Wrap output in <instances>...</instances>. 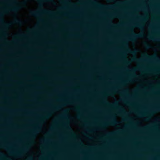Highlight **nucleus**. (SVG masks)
<instances>
[{"label":"nucleus","instance_id":"obj_27","mask_svg":"<svg viewBox=\"0 0 160 160\" xmlns=\"http://www.w3.org/2000/svg\"><path fill=\"white\" fill-rule=\"evenodd\" d=\"M116 89H117V88H115L114 89H113V91H115Z\"/></svg>","mask_w":160,"mask_h":160},{"label":"nucleus","instance_id":"obj_11","mask_svg":"<svg viewBox=\"0 0 160 160\" xmlns=\"http://www.w3.org/2000/svg\"><path fill=\"white\" fill-rule=\"evenodd\" d=\"M134 25L135 27H138L140 29H142L143 28L142 25L141 24L139 23H135L134 24Z\"/></svg>","mask_w":160,"mask_h":160},{"label":"nucleus","instance_id":"obj_3","mask_svg":"<svg viewBox=\"0 0 160 160\" xmlns=\"http://www.w3.org/2000/svg\"><path fill=\"white\" fill-rule=\"evenodd\" d=\"M144 58L149 60H158V58L156 54H154L152 56H149L146 53L143 55Z\"/></svg>","mask_w":160,"mask_h":160},{"label":"nucleus","instance_id":"obj_32","mask_svg":"<svg viewBox=\"0 0 160 160\" xmlns=\"http://www.w3.org/2000/svg\"><path fill=\"white\" fill-rule=\"evenodd\" d=\"M75 110L78 111V110L77 108H75Z\"/></svg>","mask_w":160,"mask_h":160},{"label":"nucleus","instance_id":"obj_22","mask_svg":"<svg viewBox=\"0 0 160 160\" xmlns=\"http://www.w3.org/2000/svg\"><path fill=\"white\" fill-rule=\"evenodd\" d=\"M113 15L118 17H120V15L117 14H113Z\"/></svg>","mask_w":160,"mask_h":160},{"label":"nucleus","instance_id":"obj_9","mask_svg":"<svg viewBox=\"0 0 160 160\" xmlns=\"http://www.w3.org/2000/svg\"><path fill=\"white\" fill-rule=\"evenodd\" d=\"M30 14L32 16H38L39 15L38 12L37 11H31L30 12Z\"/></svg>","mask_w":160,"mask_h":160},{"label":"nucleus","instance_id":"obj_23","mask_svg":"<svg viewBox=\"0 0 160 160\" xmlns=\"http://www.w3.org/2000/svg\"><path fill=\"white\" fill-rule=\"evenodd\" d=\"M132 76L134 78H136L137 77V76L134 74L133 75H132Z\"/></svg>","mask_w":160,"mask_h":160},{"label":"nucleus","instance_id":"obj_18","mask_svg":"<svg viewBox=\"0 0 160 160\" xmlns=\"http://www.w3.org/2000/svg\"><path fill=\"white\" fill-rule=\"evenodd\" d=\"M0 146L4 148L8 149L7 147L4 144H1L0 145Z\"/></svg>","mask_w":160,"mask_h":160},{"label":"nucleus","instance_id":"obj_14","mask_svg":"<svg viewBox=\"0 0 160 160\" xmlns=\"http://www.w3.org/2000/svg\"><path fill=\"white\" fill-rule=\"evenodd\" d=\"M13 22L14 23L18 24H20L21 23V21L20 20H19L18 19H15L14 20Z\"/></svg>","mask_w":160,"mask_h":160},{"label":"nucleus","instance_id":"obj_39","mask_svg":"<svg viewBox=\"0 0 160 160\" xmlns=\"http://www.w3.org/2000/svg\"><path fill=\"white\" fill-rule=\"evenodd\" d=\"M122 3V2H120V4Z\"/></svg>","mask_w":160,"mask_h":160},{"label":"nucleus","instance_id":"obj_26","mask_svg":"<svg viewBox=\"0 0 160 160\" xmlns=\"http://www.w3.org/2000/svg\"><path fill=\"white\" fill-rule=\"evenodd\" d=\"M78 118H80V117L79 115H78L77 117Z\"/></svg>","mask_w":160,"mask_h":160},{"label":"nucleus","instance_id":"obj_12","mask_svg":"<svg viewBox=\"0 0 160 160\" xmlns=\"http://www.w3.org/2000/svg\"><path fill=\"white\" fill-rule=\"evenodd\" d=\"M148 39L152 41H155V40H160L159 38H154L152 36H149L148 37Z\"/></svg>","mask_w":160,"mask_h":160},{"label":"nucleus","instance_id":"obj_21","mask_svg":"<svg viewBox=\"0 0 160 160\" xmlns=\"http://www.w3.org/2000/svg\"><path fill=\"white\" fill-rule=\"evenodd\" d=\"M120 109L121 111L122 112H124V113L125 112L124 109L123 108H122V107H121Z\"/></svg>","mask_w":160,"mask_h":160},{"label":"nucleus","instance_id":"obj_41","mask_svg":"<svg viewBox=\"0 0 160 160\" xmlns=\"http://www.w3.org/2000/svg\"><path fill=\"white\" fill-rule=\"evenodd\" d=\"M149 116H148V117H147V118H149Z\"/></svg>","mask_w":160,"mask_h":160},{"label":"nucleus","instance_id":"obj_35","mask_svg":"<svg viewBox=\"0 0 160 160\" xmlns=\"http://www.w3.org/2000/svg\"><path fill=\"white\" fill-rule=\"evenodd\" d=\"M23 3L24 4H25L26 3V2H23Z\"/></svg>","mask_w":160,"mask_h":160},{"label":"nucleus","instance_id":"obj_17","mask_svg":"<svg viewBox=\"0 0 160 160\" xmlns=\"http://www.w3.org/2000/svg\"><path fill=\"white\" fill-rule=\"evenodd\" d=\"M129 52L131 53V54H136V53L137 52V50H135L134 51H131L129 49Z\"/></svg>","mask_w":160,"mask_h":160},{"label":"nucleus","instance_id":"obj_10","mask_svg":"<svg viewBox=\"0 0 160 160\" xmlns=\"http://www.w3.org/2000/svg\"><path fill=\"white\" fill-rule=\"evenodd\" d=\"M143 60V59H138L136 57H135L132 59V60L133 62H139L142 61Z\"/></svg>","mask_w":160,"mask_h":160},{"label":"nucleus","instance_id":"obj_37","mask_svg":"<svg viewBox=\"0 0 160 160\" xmlns=\"http://www.w3.org/2000/svg\"><path fill=\"white\" fill-rule=\"evenodd\" d=\"M32 157H31L30 158V159H32Z\"/></svg>","mask_w":160,"mask_h":160},{"label":"nucleus","instance_id":"obj_4","mask_svg":"<svg viewBox=\"0 0 160 160\" xmlns=\"http://www.w3.org/2000/svg\"><path fill=\"white\" fill-rule=\"evenodd\" d=\"M52 112V111L47 112L45 115L42 117L41 121H42L43 119H47L49 118L51 116Z\"/></svg>","mask_w":160,"mask_h":160},{"label":"nucleus","instance_id":"obj_34","mask_svg":"<svg viewBox=\"0 0 160 160\" xmlns=\"http://www.w3.org/2000/svg\"><path fill=\"white\" fill-rule=\"evenodd\" d=\"M52 1V0H48V1Z\"/></svg>","mask_w":160,"mask_h":160},{"label":"nucleus","instance_id":"obj_16","mask_svg":"<svg viewBox=\"0 0 160 160\" xmlns=\"http://www.w3.org/2000/svg\"><path fill=\"white\" fill-rule=\"evenodd\" d=\"M106 102V104H107V105L108 106H109L110 107H113L114 106V105H116V104H117V103H114V105H113L112 104H111L109 103V102Z\"/></svg>","mask_w":160,"mask_h":160},{"label":"nucleus","instance_id":"obj_13","mask_svg":"<svg viewBox=\"0 0 160 160\" xmlns=\"http://www.w3.org/2000/svg\"><path fill=\"white\" fill-rule=\"evenodd\" d=\"M39 128L38 127H37V129L34 130L33 133L32 134L31 136V138H32L34 137V133H37L38 132V130L39 129Z\"/></svg>","mask_w":160,"mask_h":160},{"label":"nucleus","instance_id":"obj_36","mask_svg":"<svg viewBox=\"0 0 160 160\" xmlns=\"http://www.w3.org/2000/svg\"><path fill=\"white\" fill-rule=\"evenodd\" d=\"M63 0L64 1V2H66V0Z\"/></svg>","mask_w":160,"mask_h":160},{"label":"nucleus","instance_id":"obj_40","mask_svg":"<svg viewBox=\"0 0 160 160\" xmlns=\"http://www.w3.org/2000/svg\"><path fill=\"white\" fill-rule=\"evenodd\" d=\"M140 17H141V18H142V17H141V16H140Z\"/></svg>","mask_w":160,"mask_h":160},{"label":"nucleus","instance_id":"obj_29","mask_svg":"<svg viewBox=\"0 0 160 160\" xmlns=\"http://www.w3.org/2000/svg\"><path fill=\"white\" fill-rule=\"evenodd\" d=\"M112 92H111L110 93V95H112Z\"/></svg>","mask_w":160,"mask_h":160},{"label":"nucleus","instance_id":"obj_20","mask_svg":"<svg viewBox=\"0 0 160 160\" xmlns=\"http://www.w3.org/2000/svg\"><path fill=\"white\" fill-rule=\"evenodd\" d=\"M138 114L139 116H143L145 115H144V114H143V113H141V112L138 113Z\"/></svg>","mask_w":160,"mask_h":160},{"label":"nucleus","instance_id":"obj_42","mask_svg":"<svg viewBox=\"0 0 160 160\" xmlns=\"http://www.w3.org/2000/svg\"><path fill=\"white\" fill-rule=\"evenodd\" d=\"M68 2H70V1H68Z\"/></svg>","mask_w":160,"mask_h":160},{"label":"nucleus","instance_id":"obj_19","mask_svg":"<svg viewBox=\"0 0 160 160\" xmlns=\"http://www.w3.org/2000/svg\"><path fill=\"white\" fill-rule=\"evenodd\" d=\"M60 108H61V107L59 106H56L55 107H54L53 108V110H58V109H60Z\"/></svg>","mask_w":160,"mask_h":160},{"label":"nucleus","instance_id":"obj_30","mask_svg":"<svg viewBox=\"0 0 160 160\" xmlns=\"http://www.w3.org/2000/svg\"><path fill=\"white\" fill-rule=\"evenodd\" d=\"M44 12H47V11L46 10H44Z\"/></svg>","mask_w":160,"mask_h":160},{"label":"nucleus","instance_id":"obj_5","mask_svg":"<svg viewBox=\"0 0 160 160\" xmlns=\"http://www.w3.org/2000/svg\"><path fill=\"white\" fill-rule=\"evenodd\" d=\"M0 22L3 25L4 28H8L10 25V24L9 23H6L4 22V20L2 18L0 19Z\"/></svg>","mask_w":160,"mask_h":160},{"label":"nucleus","instance_id":"obj_7","mask_svg":"<svg viewBox=\"0 0 160 160\" xmlns=\"http://www.w3.org/2000/svg\"><path fill=\"white\" fill-rule=\"evenodd\" d=\"M98 6L100 7H104L105 8H108V9H111L115 7V6H113V5H109V6H105V5H103L101 4H98Z\"/></svg>","mask_w":160,"mask_h":160},{"label":"nucleus","instance_id":"obj_15","mask_svg":"<svg viewBox=\"0 0 160 160\" xmlns=\"http://www.w3.org/2000/svg\"><path fill=\"white\" fill-rule=\"evenodd\" d=\"M144 45L145 48L147 49H149L151 48V46L150 45L148 44L146 42H145L144 43Z\"/></svg>","mask_w":160,"mask_h":160},{"label":"nucleus","instance_id":"obj_6","mask_svg":"<svg viewBox=\"0 0 160 160\" xmlns=\"http://www.w3.org/2000/svg\"><path fill=\"white\" fill-rule=\"evenodd\" d=\"M21 8V7L20 6H14L12 7L9 10L11 11L17 12L19 9H20Z\"/></svg>","mask_w":160,"mask_h":160},{"label":"nucleus","instance_id":"obj_25","mask_svg":"<svg viewBox=\"0 0 160 160\" xmlns=\"http://www.w3.org/2000/svg\"><path fill=\"white\" fill-rule=\"evenodd\" d=\"M132 81V80L131 79H128L127 81V82H130V81Z\"/></svg>","mask_w":160,"mask_h":160},{"label":"nucleus","instance_id":"obj_8","mask_svg":"<svg viewBox=\"0 0 160 160\" xmlns=\"http://www.w3.org/2000/svg\"><path fill=\"white\" fill-rule=\"evenodd\" d=\"M156 111H160V108L157 107L154 108V109L153 110L151 111L150 114L152 115V114L156 112Z\"/></svg>","mask_w":160,"mask_h":160},{"label":"nucleus","instance_id":"obj_28","mask_svg":"<svg viewBox=\"0 0 160 160\" xmlns=\"http://www.w3.org/2000/svg\"><path fill=\"white\" fill-rule=\"evenodd\" d=\"M7 11H8L7 10V9L5 10V12H7Z\"/></svg>","mask_w":160,"mask_h":160},{"label":"nucleus","instance_id":"obj_33","mask_svg":"<svg viewBox=\"0 0 160 160\" xmlns=\"http://www.w3.org/2000/svg\"><path fill=\"white\" fill-rule=\"evenodd\" d=\"M17 155H19L20 154V153H17Z\"/></svg>","mask_w":160,"mask_h":160},{"label":"nucleus","instance_id":"obj_38","mask_svg":"<svg viewBox=\"0 0 160 160\" xmlns=\"http://www.w3.org/2000/svg\"><path fill=\"white\" fill-rule=\"evenodd\" d=\"M124 44H126L127 45V43H125V42L124 43Z\"/></svg>","mask_w":160,"mask_h":160},{"label":"nucleus","instance_id":"obj_2","mask_svg":"<svg viewBox=\"0 0 160 160\" xmlns=\"http://www.w3.org/2000/svg\"><path fill=\"white\" fill-rule=\"evenodd\" d=\"M118 122L116 120L115 118L112 119L110 122L103 123L101 126V127H103L105 126L108 125H114Z\"/></svg>","mask_w":160,"mask_h":160},{"label":"nucleus","instance_id":"obj_31","mask_svg":"<svg viewBox=\"0 0 160 160\" xmlns=\"http://www.w3.org/2000/svg\"><path fill=\"white\" fill-rule=\"evenodd\" d=\"M0 155H3V154L1 152H0Z\"/></svg>","mask_w":160,"mask_h":160},{"label":"nucleus","instance_id":"obj_24","mask_svg":"<svg viewBox=\"0 0 160 160\" xmlns=\"http://www.w3.org/2000/svg\"><path fill=\"white\" fill-rule=\"evenodd\" d=\"M68 112V111L67 110H64V112L65 114H66Z\"/></svg>","mask_w":160,"mask_h":160},{"label":"nucleus","instance_id":"obj_1","mask_svg":"<svg viewBox=\"0 0 160 160\" xmlns=\"http://www.w3.org/2000/svg\"><path fill=\"white\" fill-rule=\"evenodd\" d=\"M131 31L132 32L131 35L127 38L128 39L129 41H134L137 38L142 37L144 35L143 32L140 34H137L134 32L132 30Z\"/></svg>","mask_w":160,"mask_h":160}]
</instances>
